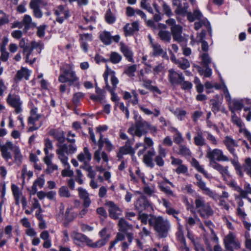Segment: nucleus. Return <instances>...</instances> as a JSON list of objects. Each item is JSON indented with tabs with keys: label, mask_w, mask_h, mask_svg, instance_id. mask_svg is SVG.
<instances>
[{
	"label": "nucleus",
	"mask_w": 251,
	"mask_h": 251,
	"mask_svg": "<svg viewBox=\"0 0 251 251\" xmlns=\"http://www.w3.org/2000/svg\"><path fill=\"white\" fill-rule=\"evenodd\" d=\"M58 81L64 83L68 82L69 86H74L79 87L80 84L79 78L77 76L73 66L67 64L60 68V74L58 77Z\"/></svg>",
	"instance_id": "nucleus-1"
},
{
	"label": "nucleus",
	"mask_w": 251,
	"mask_h": 251,
	"mask_svg": "<svg viewBox=\"0 0 251 251\" xmlns=\"http://www.w3.org/2000/svg\"><path fill=\"white\" fill-rule=\"evenodd\" d=\"M149 224L152 226L160 238H166L168 235L171 225L169 221L161 216H152L149 219Z\"/></svg>",
	"instance_id": "nucleus-2"
},
{
	"label": "nucleus",
	"mask_w": 251,
	"mask_h": 251,
	"mask_svg": "<svg viewBox=\"0 0 251 251\" xmlns=\"http://www.w3.org/2000/svg\"><path fill=\"white\" fill-rule=\"evenodd\" d=\"M166 23L169 26L171 30V34L172 35L173 40L178 43L185 41V38L182 36V26L180 25L176 24L175 19L170 18L166 21Z\"/></svg>",
	"instance_id": "nucleus-3"
},
{
	"label": "nucleus",
	"mask_w": 251,
	"mask_h": 251,
	"mask_svg": "<svg viewBox=\"0 0 251 251\" xmlns=\"http://www.w3.org/2000/svg\"><path fill=\"white\" fill-rule=\"evenodd\" d=\"M196 209L200 216L203 218H208L213 214V211L208 203H205L201 198L195 200Z\"/></svg>",
	"instance_id": "nucleus-4"
},
{
	"label": "nucleus",
	"mask_w": 251,
	"mask_h": 251,
	"mask_svg": "<svg viewBox=\"0 0 251 251\" xmlns=\"http://www.w3.org/2000/svg\"><path fill=\"white\" fill-rule=\"evenodd\" d=\"M224 244L225 248L224 251H234L233 247L235 246V236L231 232L224 238ZM214 251H223V249L219 244L214 246Z\"/></svg>",
	"instance_id": "nucleus-5"
},
{
	"label": "nucleus",
	"mask_w": 251,
	"mask_h": 251,
	"mask_svg": "<svg viewBox=\"0 0 251 251\" xmlns=\"http://www.w3.org/2000/svg\"><path fill=\"white\" fill-rule=\"evenodd\" d=\"M206 157L210 159V163L218 161H227L228 157L224 155L222 151L218 149L211 150L210 149L207 151Z\"/></svg>",
	"instance_id": "nucleus-6"
},
{
	"label": "nucleus",
	"mask_w": 251,
	"mask_h": 251,
	"mask_svg": "<svg viewBox=\"0 0 251 251\" xmlns=\"http://www.w3.org/2000/svg\"><path fill=\"white\" fill-rule=\"evenodd\" d=\"M7 103L12 107L15 109L16 114L21 113L23 109L22 108V102L19 96L11 93L9 94L6 98Z\"/></svg>",
	"instance_id": "nucleus-7"
},
{
	"label": "nucleus",
	"mask_w": 251,
	"mask_h": 251,
	"mask_svg": "<svg viewBox=\"0 0 251 251\" xmlns=\"http://www.w3.org/2000/svg\"><path fill=\"white\" fill-rule=\"evenodd\" d=\"M74 243L77 246L82 247L84 244L89 246L91 239L85 235L76 231H74L71 235Z\"/></svg>",
	"instance_id": "nucleus-8"
},
{
	"label": "nucleus",
	"mask_w": 251,
	"mask_h": 251,
	"mask_svg": "<svg viewBox=\"0 0 251 251\" xmlns=\"http://www.w3.org/2000/svg\"><path fill=\"white\" fill-rule=\"evenodd\" d=\"M135 128H137V136L141 137L143 135L147 133L149 123L143 120L141 116H139L138 120L135 121Z\"/></svg>",
	"instance_id": "nucleus-9"
},
{
	"label": "nucleus",
	"mask_w": 251,
	"mask_h": 251,
	"mask_svg": "<svg viewBox=\"0 0 251 251\" xmlns=\"http://www.w3.org/2000/svg\"><path fill=\"white\" fill-rule=\"evenodd\" d=\"M168 72V80L172 85H179L184 80L182 73H178L173 69L169 70Z\"/></svg>",
	"instance_id": "nucleus-10"
},
{
	"label": "nucleus",
	"mask_w": 251,
	"mask_h": 251,
	"mask_svg": "<svg viewBox=\"0 0 251 251\" xmlns=\"http://www.w3.org/2000/svg\"><path fill=\"white\" fill-rule=\"evenodd\" d=\"M54 14L57 16L56 19V22L59 24H62L64 19H68L70 16L69 10H65L64 5H59L56 9H54Z\"/></svg>",
	"instance_id": "nucleus-11"
},
{
	"label": "nucleus",
	"mask_w": 251,
	"mask_h": 251,
	"mask_svg": "<svg viewBox=\"0 0 251 251\" xmlns=\"http://www.w3.org/2000/svg\"><path fill=\"white\" fill-rule=\"evenodd\" d=\"M100 39L105 45H109L112 43V40L115 43H118L120 39L119 35L112 36L110 32L104 31L100 33Z\"/></svg>",
	"instance_id": "nucleus-12"
},
{
	"label": "nucleus",
	"mask_w": 251,
	"mask_h": 251,
	"mask_svg": "<svg viewBox=\"0 0 251 251\" xmlns=\"http://www.w3.org/2000/svg\"><path fill=\"white\" fill-rule=\"evenodd\" d=\"M134 204L136 209L140 213L151 207L150 203L147 197L144 195L141 196L135 202Z\"/></svg>",
	"instance_id": "nucleus-13"
},
{
	"label": "nucleus",
	"mask_w": 251,
	"mask_h": 251,
	"mask_svg": "<svg viewBox=\"0 0 251 251\" xmlns=\"http://www.w3.org/2000/svg\"><path fill=\"white\" fill-rule=\"evenodd\" d=\"M171 159L172 160L171 164L172 165L178 166L177 168L176 169V172L177 174H185L188 172L187 167L182 163L183 161L181 159L176 158L173 156H171Z\"/></svg>",
	"instance_id": "nucleus-14"
},
{
	"label": "nucleus",
	"mask_w": 251,
	"mask_h": 251,
	"mask_svg": "<svg viewBox=\"0 0 251 251\" xmlns=\"http://www.w3.org/2000/svg\"><path fill=\"white\" fill-rule=\"evenodd\" d=\"M204 26L205 30H207L210 38L211 39L212 36V28L210 22L206 18L201 19L199 22H195L194 24V28L196 30H198L202 26Z\"/></svg>",
	"instance_id": "nucleus-15"
},
{
	"label": "nucleus",
	"mask_w": 251,
	"mask_h": 251,
	"mask_svg": "<svg viewBox=\"0 0 251 251\" xmlns=\"http://www.w3.org/2000/svg\"><path fill=\"white\" fill-rule=\"evenodd\" d=\"M106 205L109 207V217L115 220L118 219L121 212L120 208L112 201H106Z\"/></svg>",
	"instance_id": "nucleus-16"
},
{
	"label": "nucleus",
	"mask_w": 251,
	"mask_h": 251,
	"mask_svg": "<svg viewBox=\"0 0 251 251\" xmlns=\"http://www.w3.org/2000/svg\"><path fill=\"white\" fill-rule=\"evenodd\" d=\"M49 134L58 141L57 144L63 145L66 140L65 132L62 130L52 129L49 131Z\"/></svg>",
	"instance_id": "nucleus-17"
},
{
	"label": "nucleus",
	"mask_w": 251,
	"mask_h": 251,
	"mask_svg": "<svg viewBox=\"0 0 251 251\" xmlns=\"http://www.w3.org/2000/svg\"><path fill=\"white\" fill-rule=\"evenodd\" d=\"M77 191L78 192L79 197L83 201V206L85 208H88L91 203L89 193L85 189L82 187H79Z\"/></svg>",
	"instance_id": "nucleus-18"
},
{
	"label": "nucleus",
	"mask_w": 251,
	"mask_h": 251,
	"mask_svg": "<svg viewBox=\"0 0 251 251\" xmlns=\"http://www.w3.org/2000/svg\"><path fill=\"white\" fill-rule=\"evenodd\" d=\"M155 155V152L153 149L149 150L144 155L143 161L147 166L152 168L154 166L153 162L152 157Z\"/></svg>",
	"instance_id": "nucleus-19"
},
{
	"label": "nucleus",
	"mask_w": 251,
	"mask_h": 251,
	"mask_svg": "<svg viewBox=\"0 0 251 251\" xmlns=\"http://www.w3.org/2000/svg\"><path fill=\"white\" fill-rule=\"evenodd\" d=\"M12 149L13 144L10 141L7 142L1 147V156L7 161L12 158V155L10 152L8 151V150H12Z\"/></svg>",
	"instance_id": "nucleus-20"
},
{
	"label": "nucleus",
	"mask_w": 251,
	"mask_h": 251,
	"mask_svg": "<svg viewBox=\"0 0 251 251\" xmlns=\"http://www.w3.org/2000/svg\"><path fill=\"white\" fill-rule=\"evenodd\" d=\"M120 50L123 53L126 59L130 62L133 63L134 60L133 58V53L131 50L124 44H121Z\"/></svg>",
	"instance_id": "nucleus-21"
},
{
	"label": "nucleus",
	"mask_w": 251,
	"mask_h": 251,
	"mask_svg": "<svg viewBox=\"0 0 251 251\" xmlns=\"http://www.w3.org/2000/svg\"><path fill=\"white\" fill-rule=\"evenodd\" d=\"M206 34V30L204 29H202L201 32L198 34V42L201 43V50L203 51L207 52L208 50V45L205 40Z\"/></svg>",
	"instance_id": "nucleus-22"
},
{
	"label": "nucleus",
	"mask_w": 251,
	"mask_h": 251,
	"mask_svg": "<svg viewBox=\"0 0 251 251\" xmlns=\"http://www.w3.org/2000/svg\"><path fill=\"white\" fill-rule=\"evenodd\" d=\"M72 209V207H68L66 209L65 214V222L64 223L65 226H66L69 223L73 221L77 216L76 212H71Z\"/></svg>",
	"instance_id": "nucleus-23"
},
{
	"label": "nucleus",
	"mask_w": 251,
	"mask_h": 251,
	"mask_svg": "<svg viewBox=\"0 0 251 251\" xmlns=\"http://www.w3.org/2000/svg\"><path fill=\"white\" fill-rule=\"evenodd\" d=\"M29 75L30 74L28 69L24 67H22L21 70L18 71L17 72L15 76V80L20 81L24 77L26 80H28Z\"/></svg>",
	"instance_id": "nucleus-24"
},
{
	"label": "nucleus",
	"mask_w": 251,
	"mask_h": 251,
	"mask_svg": "<svg viewBox=\"0 0 251 251\" xmlns=\"http://www.w3.org/2000/svg\"><path fill=\"white\" fill-rule=\"evenodd\" d=\"M110 237V234H108L106 237L99 240L95 243H93L92 240H91V242L89 244V247L93 248H100L104 246L108 242Z\"/></svg>",
	"instance_id": "nucleus-25"
},
{
	"label": "nucleus",
	"mask_w": 251,
	"mask_h": 251,
	"mask_svg": "<svg viewBox=\"0 0 251 251\" xmlns=\"http://www.w3.org/2000/svg\"><path fill=\"white\" fill-rule=\"evenodd\" d=\"M118 226H119V230L125 233H126L128 230L132 229L133 228V226L129 224L123 218L119 220Z\"/></svg>",
	"instance_id": "nucleus-26"
},
{
	"label": "nucleus",
	"mask_w": 251,
	"mask_h": 251,
	"mask_svg": "<svg viewBox=\"0 0 251 251\" xmlns=\"http://www.w3.org/2000/svg\"><path fill=\"white\" fill-rule=\"evenodd\" d=\"M202 17L201 12L199 9L195 10L193 13H187V19L190 22H193L196 20H201Z\"/></svg>",
	"instance_id": "nucleus-27"
},
{
	"label": "nucleus",
	"mask_w": 251,
	"mask_h": 251,
	"mask_svg": "<svg viewBox=\"0 0 251 251\" xmlns=\"http://www.w3.org/2000/svg\"><path fill=\"white\" fill-rule=\"evenodd\" d=\"M177 154L185 157L191 156V151L190 149L185 145L180 144L178 147V151L176 152Z\"/></svg>",
	"instance_id": "nucleus-28"
},
{
	"label": "nucleus",
	"mask_w": 251,
	"mask_h": 251,
	"mask_svg": "<svg viewBox=\"0 0 251 251\" xmlns=\"http://www.w3.org/2000/svg\"><path fill=\"white\" fill-rule=\"evenodd\" d=\"M210 102L211 110L215 114L221 110L222 103L218 99H211Z\"/></svg>",
	"instance_id": "nucleus-29"
},
{
	"label": "nucleus",
	"mask_w": 251,
	"mask_h": 251,
	"mask_svg": "<svg viewBox=\"0 0 251 251\" xmlns=\"http://www.w3.org/2000/svg\"><path fill=\"white\" fill-rule=\"evenodd\" d=\"M224 143L226 146L228 150L234 155V147L235 146V141L229 136H226L224 140Z\"/></svg>",
	"instance_id": "nucleus-30"
},
{
	"label": "nucleus",
	"mask_w": 251,
	"mask_h": 251,
	"mask_svg": "<svg viewBox=\"0 0 251 251\" xmlns=\"http://www.w3.org/2000/svg\"><path fill=\"white\" fill-rule=\"evenodd\" d=\"M119 136L122 140H126L124 146L127 147L128 148H133L132 147V145L134 142L135 138H132L131 139L128 138L127 135L125 133L122 132L121 130L119 132Z\"/></svg>",
	"instance_id": "nucleus-31"
},
{
	"label": "nucleus",
	"mask_w": 251,
	"mask_h": 251,
	"mask_svg": "<svg viewBox=\"0 0 251 251\" xmlns=\"http://www.w3.org/2000/svg\"><path fill=\"white\" fill-rule=\"evenodd\" d=\"M158 35L160 39L167 43H170L171 40V33L167 30H161L159 31Z\"/></svg>",
	"instance_id": "nucleus-32"
},
{
	"label": "nucleus",
	"mask_w": 251,
	"mask_h": 251,
	"mask_svg": "<svg viewBox=\"0 0 251 251\" xmlns=\"http://www.w3.org/2000/svg\"><path fill=\"white\" fill-rule=\"evenodd\" d=\"M84 153L81 152L77 156V159L79 161L81 162H85V155L86 156V158L88 160V161H90L91 159L92 156L91 153L89 152L88 148L87 147H84L83 148Z\"/></svg>",
	"instance_id": "nucleus-33"
},
{
	"label": "nucleus",
	"mask_w": 251,
	"mask_h": 251,
	"mask_svg": "<svg viewBox=\"0 0 251 251\" xmlns=\"http://www.w3.org/2000/svg\"><path fill=\"white\" fill-rule=\"evenodd\" d=\"M80 168L85 170L88 172V176L92 179H94L95 176V172L93 170L92 167L86 161L84 162L82 166H80Z\"/></svg>",
	"instance_id": "nucleus-34"
},
{
	"label": "nucleus",
	"mask_w": 251,
	"mask_h": 251,
	"mask_svg": "<svg viewBox=\"0 0 251 251\" xmlns=\"http://www.w3.org/2000/svg\"><path fill=\"white\" fill-rule=\"evenodd\" d=\"M57 146L58 147V149L56 150V153L59 155V158L60 161L61 159L68 157L65 154L67 151L66 145L57 144Z\"/></svg>",
	"instance_id": "nucleus-35"
},
{
	"label": "nucleus",
	"mask_w": 251,
	"mask_h": 251,
	"mask_svg": "<svg viewBox=\"0 0 251 251\" xmlns=\"http://www.w3.org/2000/svg\"><path fill=\"white\" fill-rule=\"evenodd\" d=\"M11 190L15 199V204L17 205H19L20 192L19 187L15 184H12L11 185Z\"/></svg>",
	"instance_id": "nucleus-36"
},
{
	"label": "nucleus",
	"mask_w": 251,
	"mask_h": 251,
	"mask_svg": "<svg viewBox=\"0 0 251 251\" xmlns=\"http://www.w3.org/2000/svg\"><path fill=\"white\" fill-rule=\"evenodd\" d=\"M13 152L14 154L15 162L19 166L22 162V155L21 153L20 150L18 147H15L13 149Z\"/></svg>",
	"instance_id": "nucleus-37"
},
{
	"label": "nucleus",
	"mask_w": 251,
	"mask_h": 251,
	"mask_svg": "<svg viewBox=\"0 0 251 251\" xmlns=\"http://www.w3.org/2000/svg\"><path fill=\"white\" fill-rule=\"evenodd\" d=\"M84 97V94L82 92H77L74 94L72 99L73 104L75 106H77L80 102L81 99Z\"/></svg>",
	"instance_id": "nucleus-38"
},
{
	"label": "nucleus",
	"mask_w": 251,
	"mask_h": 251,
	"mask_svg": "<svg viewBox=\"0 0 251 251\" xmlns=\"http://www.w3.org/2000/svg\"><path fill=\"white\" fill-rule=\"evenodd\" d=\"M194 143L198 146H202L205 144V139L202 136L201 132H198L194 138Z\"/></svg>",
	"instance_id": "nucleus-39"
},
{
	"label": "nucleus",
	"mask_w": 251,
	"mask_h": 251,
	"mask_svg": "<svg viewBox=\"0 0 251 251\" xmlns=\"http://www.w3.org/2000/svg\"><path fill=\"white\" fill-rule=\"evenodd\" d=\"M122 58V57L119 53L113 51L111 53L108 60L113 64H117L121 61Z\"/></svg>",
	"instance_id": "nucleus-40"
},
{
	"label": "nucleus",
	"mask_w": 251,
	"mask_h": 251,
	"mask_svg": "<svg viewBox=\"0 0 251 251\" xmlns=\"http://www.w3.org/2000/svg\"><path fill=\"white\" fill-rule=\"evenodd\" d=\"M211 166L215 170L219 172L221 174H226L227 172V169L226 167H224L221 164L214 162L213 163H210Z\"/></svg>",
	"instance_id": "nucleus-41"
},
{
	"label": "nucleus",
	"mask_w": 251,
	"mask_h": 251,
	"mask_svg": "<svg viewBox=\"0 0 251 251\" xmlns=\"http://www.w3.org/2000/svg\"><path fill=\"white\" fill-rule=\"evenodd\" d=\"M136 70L137 65L136 64H134L127 67V68L125 70L124 73L130 77H133L135 75L134 73Z\"/></svg>",
	"instance_id": "nucleus-42"
},
{
	"label": "nucleus",
	"mask_w": 251,
	"mask_h": 251,
	"mask_svg": "<svg viewBox=\"0 0 251 251\" xmlns=\"http://www.w3.org/2000/svg\"><path fill=\"white\" fill-rule=\"evenodd\" d=\"M228 107L232 115H231L232 122L235 124V100L228 101Z\"/></svg>",
	"instance_id": "nucleus-43"
},
{
	"label": "nucleus",
	"mask_w": 251,
	"mask_h": 251,
	"mask_svg": "<svg viewBox=\"0 0 251 251\" xmlns=\"http://www.w3.org/2000/svg\"><path fill=\"white\" fill-rule=\"evenodd\" d=\"M106 22L109 24H112L116 21V17L111 12L110 9H108L105 15Z\"/></svg>",
	"instance_id": "nucleus-44"
},
{
	"label": "nucleus",
	"mask_w": 251,
	"mask_h": 251,
	"mask_svg": "<svg viewBox=\"0 0 251 251\" xmlns=\"http://www.w3.org/2000/svg\"><path fill=\"white\" fill-rule=\"evenodd\" d=\"M159 188L161 191L164 193L166 195L169 196H173L174 193L170 187L165 186L163 183H160L158 185Z\"/></svg>",
	"instance_id": "nucleus-45"
},
{
	"label": "nucleus",
	"mask_w": 251,
	"mask_h": 251,
	"mask_svg": "<svg viewBox=\"0 0 251 251\" xmlns=\"http://www.w3.org/2000/svg\"><path fill=\"white\" fill-rule=\"evenodd\" d=\"M153 48V56H158L160 55L163 52V50L159 44H152Z\"/></svg>",
	"instance_id": "nucleus-46"
},
{
	"label": "nucleus",
	"mask_w": 251,
	"mask_h": 251,
	"mask_svg": "<svg viewBox=\"0 0 251 251\" xmlns=\"http://www.w3.org/2000/svg\"><path fill=\"white\" fill-rule=\"evenodd\" d=\"M30 8L33 11V16L38 19H40L43 16V13L40 8V5L29 6Z\"/></svg>",
	"instance_id": "nucleus-47"
},
{
	"label": "nucleus",
	"mask_w": 251,
	"mask_h": 251,
	"mask_svg": "<svg viewBox=\"0 0 251 251\" xmlns=\"http://www.w3.org/2000/svg\"><path fill=\"white\" fill-rule=\"evenodd\" d=\"M176 64L178 65L180 68L183 70L188 68L190 66L189 61L186 58H182V60H177L176 61Z\"/></svg>",
	"instance_id": "nucleus-48"
},
{
	"label": "nucleus",
	"mask_w": 251,
	"mask_h": 251,
	"mask_svg": "<svg viewBox=\"0 0 251 251\" xmlns=\"http://www.w3.org/2000/svg\"><path fill=\"white\" fill-rule=\"evenodd\" d=\"M58 193L61 197L69 198L71 196L69 190L66 186L61 187L59 189Z\"/></svg>",
	"instance_id": "nucleus-49"
},
{
	"label": "nucleus",
	"mask_w": 251,
	"mask_h": 251,
	"mask_svg": "<svg viewBox=\"0 0 251 251\" xmlns=\"http://www.w3.org/2000/svg\"><path fill=\"white\" fill-rule=\"evenodd\" d=\"M119 151L123 155L131 154L133 155L135 153V149L133 148H128L123 146L120 147Z\"/></svg>",
	"instance_id": "nucleus-50"
},
{
	"label": "nucleus",
	"mask_w": 251,
	"mask_h": 251,
	"mask_svg": "<svg viewBox=\"0 0 251 251\" xmlns=\"http://www.w3.org/2000/svg\"><path fill=\"white\" fill-rule=\"evenodd\" d=\"M202 64L203 67H208L209 64L211 63V58L209 56L208 53H203L201 55Z\"/></svg>",
	"instance_id": "nucleus-51"
},
{
	"label": "nucleus",
	"mask_w": 251,
	"mask_h": 251,
	"mask_svg": "<svg viewBox=\"0 0 251 251\" xmlns=\"http://www.w3.org/2000/svg\"><path fill=\"white\" fill-rule=\"evenodd\" d=\"M203 193L210 197V198H212L213 199L215 200H217L219 199L220 197L219 195L215 193L214 192L211 190L209 188L206 187L203 190Z\"/></svg>",
	"instance_id": "nucleus-52"
},
{
	"label": "nucleus",
	"mask_w": 251,
	"mask_h": 251,
	"mask_svg": "<svg viewBox=\"0 0 251 251\" xmlns=\"http://www.w3.org/2000/svg\"><path fill=\"white\" fill-rule=\"evenodd\" d=\"M47 27L48 25L45 24H43L37 27V35L40 38H42L44 37L45 35V30Z\"/></svg>",
	"instance_id": "nucleus-53"
},
{
	"label": "nucleus",
	"mask_w": 251,
	"mask_h": 251,
	"mask_svg": "<svg viewBox=\"0 0 251 251\" xmlns=\"http://www.w3.org/2000/svg\"><path fill=\"white\" fill-rule=\"evenodd\" d=\"M45 148L44 149L45 153L46 155H48L49 154V149L52 150L53 145L52 142L49 138H47L45 140Z\"/></svg>",
	"instance_id": "nucleus-54"
},
{
	"label": "nucleus",
	"mask_w": 251,
	"mask_h": 251,
	"mask_svg": "<svg viewBox=\"0 0 251 251\" xmlns=\"http://www.w3.org/2000/svg\"><path fill=\"white\" fill-rule=\"evenodd\" d=\"M162 8L165 14L169 17L173 16V13L170 7L165 2H163Z\"/></svg>",
	"instance_id": "nucleus-55"
},
{
	"label": "nucleus",
	"mask_w": 251,
	"mask_h": 251,
	"mask_svg": "<svg viewBox=\"0 0 251 251\" xmlns=\"http://www.w3.org/2000/svg\"><path fill=\"white\" fill-rule=\"evenodd\" d=\"M63 145H65L66 146L67 151H66V153L67 154H73L76 151L77 148L75 144H70L68 146L66 144H63Z\"/></svg>",
	"instance_id": "nucleus-56"
},
{
	"label": "nucleus",
	"mask_w": 251,
	"mask_h": 251,
	"mask_svg": "<svg viewBox=\"0 0 251 251\" xmlns=\"http://www.w3.org/2000/svg\"><path fill=\"white\" fill-rule=\"evenodd\" d=\"M125 35L126 36H132L134 34V31L132 27L129 26V24H126L123 28Z\"/></svg>",
	"instance_id": "nucleus-57"
},
{
	"label": "nucleus",
	"mask_w": 251,
	"mask_h": 251,
	"mask_svg": "<svg viewBox=\"0 0 251 251\" xmlns=\"http://www.w3.org/2000/svg\"><path fill=\"white\" fill-rule=\"evenodd\" d=\"M32 22V19L30 16L25 15L23 20V24L25 25V27L26 29H28L30 27V24Z\"/></svg>",
	"instance_id": "nucleus-58"
},
{
	"label": "nucleus",
	"mask_w": 251,
	"mask_h": 251,
	"mask_svg": "<svg viewBox=\"0 0 251 251\" xmlns=\"http://www.w3.org/2000/svg\"><path fill=\"white\" fill-rule=\"evenodd\" d=\"M188 12H187V10L185 8V7H182L181 4L180 2L178 3V6L177 9L175 10V13L177 15H185L186 14L187 15V13Z\"/></svg>",
	"instance_id": "nucleus-59"
},
{
	"label": "nucleus",
	"mask_w": 251,
	"mask_h": 251,
	"mask_svg": "<svg viewBox=\"0 0 251 251\" xmlns=\"http://www.w3.org/2000/svg\"><path fill=\"white\" fill-rule=\"evenodd\" d=\"M174 142L179 145L183 142V138H182L181 134L179 132L176 133L174 136Z\"/></svg>",
	"instance_id": "nucleus-60"
},
{
	"label": "nucleus",
	"mask_w": 251,
	"mask_h": 251,
	"mask_svg": "<svg viewBox=\"0 0 251 251\" xmlns=\"http://www.w3.org/2000/svg\"><path fill=\"white\" fill-rule=\"evenodd\" d=\"M41 115L30 116L27 120L28 125H34L36 122L38 121L41 118Z\"/></svg>",
	"instance_id": "nucleus-61"
},
{
	"label": "nucleus",
	"mask_w": 251,
	"mask_h": 251,
	"mask_svg": "<svg viewBox=\"0 0 251 251\" xmlns=\"http://www.w3.org/2000/svg\"><path fill=\"white\" fill-rule=\"evenodd\" d=\"M110 74H114V72L113 71H112L111 69H110L108 67V65H106V70L103 75V76L104 80L105 83H107V82H108V75Z\"/></svg>",
	"instance_id": "nucleus-62"
},
{
	"label": "nucleus",
	"mask_w": 251,
	"mask_h": 251,
	"mask_svg": "<svg viewBox=\"0 0 251 251\" xmlns=\"http://www.w3.org/2000/svg\"><path fill=\"white\" fill-rule=\"evenodd\" d=\"M179 85H181V89L184 90H190L193 86L191 82L188 81H184V80Z\"/></svg>",
	"instance_id": "nucleus-63"
},
{
	"label": "nucleus",
	"mask_w": 251,
	"mask_h": 251,
	"mask_svg": "<svg viewBox=\"0 0 251 251\" xmlns=\"http://www.w3.org/2000/svg\"><path fill=\"white\" fill-rule=\"evenodd\" d=\"M95 60L97 64H100V62L106 63L109 61L108 59L104 58L99 54L95 55Z\"/></svg>",
	"instance_id": "nucleus-64"
}]
</instances>
